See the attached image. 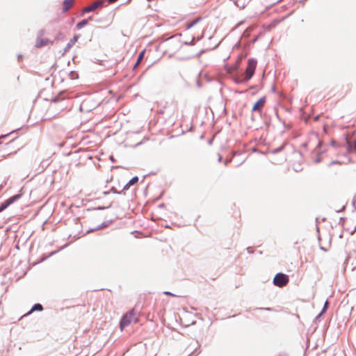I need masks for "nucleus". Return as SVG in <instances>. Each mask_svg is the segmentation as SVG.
<instances>
[{
	"instance_id": "nucleus-1",
	"label": "nucleus",
	"mask_w": 356,
	"mask_h": 356,
	"mask_svg": "<svg viewBox=\"0 0 356 356\" xmlns=\"http://www.w3.org/2000/svg\"><path fill=\"white\" fill-rule=\"evenodd\" d=\"M138 321V316L134 309H131L129 312L126 313L120 321V329H123L129 325L131 323H136Z\"/></svg>"
},
{
	"instance_id": "nucleus-2",
	"label": "nucleus",
	"mask_w": 356,
	"mask_h": 356,
	"mask_svg": "<svg viewBox=\"0 0 356 356\" xmlns=\"http://www.w3.org/2000/svg\"><path fill=\"white\" fill-rule=\"evenodd\" d=\"M257 67V61L254 59H249L248 60V66L246 67L245 72V77L243 79V81H247L250 79L254 75L255 69Z\"/></svg>"
},
{
	"instance_id": "nucleus-3",
	"label": "nucleus",
	"mask_w": 356,
	"mask_h": 356,
	"mask_svg": "<svg viewBox=\"0 0 356 356\" xmlns=\"http://www.w3.org/2000/svg\"><path fill=\"white\" fill-rule=\"evenodd\" d=\"M289 282V278L288 275L282 273L276 274L273 278V284L278 287L285 286L286 285H287Z\"/></svg>"
},
{
	"instance_id": "nucleus-4",
	"label": "nucleus",
	"mask_w": 356,
	"mask_h": 356,
	"mask_svg": "<svg viewBox=\"0 0 356 356\" xmlns=\"http://www.w3.org/2000/svg\"><path fill=\"white\" fill-rule=\"evenodd\" d=\"M104 1L99 0L92 3L90 6L85 7L82 10L83 13L95 11L98 8H102L104 6Z\"/></svg>"
},
{
	"instance_id": "nucleus-5",
	"label": "nucleus",
	"mask_w": 356,
	"mask_h": 356,
	"mask_svg": "<svg viewBox=\"0 0 356 356\" xmlns=\"http://www.w3.org/2000/svg\"><path fill=\"white\" fill-rule=\"evenodd\" d=\"M266 102V97H261L252 106V111L254 112H261Z\"/></svg>"
},
{
	"instance_id": "nucleus-6",
	"label": "nucleus",
	"mask_w": 356,
	"mask_h": 356,
	"mask_svg": "<svg viewBox=\"0 0 356 356\" xmlns=\"http://www.w3.org/2000/svg\"><path fill=\"white\" fill-rule=\"evenodd\" d=\"M21 194L15 195L13 197H10L8 200H6L1 206H0V212L6 209L9 205L13 204L16 200H19L21 197Z\"/></svg>"
},
{
	"instance_id": "nucleus-7",
	"label": "nucleus",
	"mask_w": 356,
	"mask_h": 356,
	"mask_svg": "<svg viewBox=\"0 0 356 356\" xmlns=\"http://www.w3.org/2000/svg\"><path fill=\"white\" fill-rule=\"evenodd\" d=\"M49 42V41L48 39L38 38L35 42V47L38 48H40L43 46L48 44Z\"/></svg>"
},
{
	"instance_id": "nucleus-8",
	"label": "nucleus",
	"mask_w": 356,
	"mask_h": 356,
	"mask_svg": "<svg viewBox=\"0 0 356 356\" xmlns=\"http://www.w3.org/2000/svg\"><path fill=\"white\" fill-rule=\"evenodd\" d=\"M74 0H65L63 2V11L67 12L74 4Z\"/></svg>"
},
{
	"instance_id": "nucleus-9",
	"label": "nucleus",
	"mask_w": 356,
	"mask_h": 356,
	"mask_svg": "<svg viewBox=\"0 0 356 356\" xmlns=\"http://www.w3.org/2000/svg\"><path fill=\"white\" fill-rule=\"evenodd\" d=\"M43 310V307L41 304H39V303H37L35 305H34L33 306V307L31 308V309L26 314L24 315V316H28L29 314H31L32 312H35V311H42Z\"/></svg>"
},
{
	"instance_id": "nucleus-10",
	"label": "nucleus",
	"mask_w": 356,
	"mask_h": 356,
	"mask_svg": "<svg viewBox=\"0 0 356 356\" xmlns=\"http://www.w3.org/2000/svg\"><path fill=\"white\" fill-rule=\"evenodd\" d=\"M138 181V177L137 176L134 177L123 188L124 190H128L131 186L134 185Z\"/></svg>"
},
{
	"instance_id": "nucleus-11",
	"label": "nucleus",
	"mask_w": 356,
	"mask_h": 356,
	"mask_svg": "<svg viewBox=\"0 0 356 356\" xmlns=\"http://www.w3.org/2000/svg\"><path fill=\"white\" fill-rule=\"evenodd\" d=\"M77 40H78V36H76V35L74 36V38H72L70 40V42L67 43L66 48H65V51H67L68 49H70L75 44V42L77 41Z\"/></svg>"
},
{
	"instance_id": "nucleus-12",
	"label": "nucleus",
	"mask_w": 356,
	"mask_h": 356,
	"mask_svg": "<svg viewBox=\"0 0 356 356\" xmlns=\"http://www.w3.org/2000/svg\"><path fill=\"white\" fill-rule=\"evenodd\" d=\"M200 20H201V18L198 17V18L195 19V20H193L191 22H186L185 24V28L186 29H189L191 27H193L195 24H196L198 22H200Z\"/></svg>"
},
{
	"instance_id": "nucleus-13",
	"label": "nucleus",
	"mask_w": 356,
	"mask_h": 356,
	"mask_svg": "<svg viewBox=\"0 0 356 356\" xmlns=\"http://www.w3.org/2000/svg\"><path fill=\"white\" fill-rule=\"evenodd\" d=\"M145 50H143L138 55V58H137V60H136V63L134 65V68H136L140 63V62L142 61V60L144 58V55H145Z\"/></svg>"
},
{
	"instance_id": "nucleus-14",
	"label": "nucleus",
	"mask_w": 356,
	"mask_h": 356,
	"mask_svg": "<svg viewBox=\"0 0 356 356\" xmlns=\"http://www.w3.org/2000/svg\"><path fill=\"white\" fill-rule=\"evenodd\" d=\"M87 24H88V20L87 19H83L82 21H81L80 22H79L76 24V27H77V29H80L83 28V26H85Z\"/></svg>"
},
{
	"instance_id": "nucleus-15",
	"label": "nucleus",
	"mask_w": 356,
	"mask_h": 356,
	"mask_svg": "<svg viewBox=\"0 0 356 356\" xmlns=\"http://www.w3.org/2000/svg\"><path fill=\"white\" fill-rule=\"evenodd\" d=\"M164 293H165V294H166V295H168V296H174V295H173V294H172L170 292L165 291Z\"/></svg>"
},
{
	"instance_id": "nucleus-16",
	"label": "nucleus",
	"mask_w": 356,
	"mask_h": 356,
	"mask_svg": "<svg viewBox=\"0 0 356 356\" xmlns=\"http://www.w3.org/2000/svg\"><path fill=\"white\" fill-rule=\"evenodd\" d=\"M117 1L118 0H108V3H114V2Z\"/></svg>"
},
{
	"instance_id": "nucleus-17",
	"label": "nucleus",
	"mask_w": 356,
	"mask_h": 356,
	"mask_svg": "<svg viewBox=\"0 0 356 356\" xmlns=\"http://www.w3.org/2000/svg\"><path fill=\"white\" fill-rule=\"evenodd\" d=\"M131 0H128L127 2H130Z\"/></svg>"
}]
</instances>
